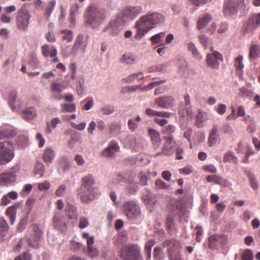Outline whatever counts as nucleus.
I'll use <instances>...</instances> for the list:
<instances>
[{"mask_svg":"<svg viewBox=\"0 0 260 260\" xmlns=\"http://www.w3.org/2000/svg\"><path fill=\"white\" fill-rule=\"evenodd\" d=\"M164 21V17L160 14L152 13L141 16L136 23L137 34L135 38L142 37L154 28L156 25Z\"/></svg>","mask_w":260,"mask_h":260,"instance_id":"obj_1","label":"nucleus"},{"mask_svg":"<svg viewBox=\"0 0 260 260\" xmlns=\"http://www.w3.org/2000/svg\"><path fill=\"white\" fill-rule=\"evenodd\" d=\"M106 19V11L105 9L92 4L86 10L84 23L92 28H98Z\"/></svg>","mask_w":260,"mask_h":260,"instance_id":"obj_2","label":"nucleus"},{"mask_svg":"<svg viewBox=\"0 0 260 260\" xmlns=\"http://www.w3.org/2000/svg\"><path fill=\"white\" fill-rule=\"evenodd\" d=\"M187 214L185 208L180 205L177 206L175 210L171 211V214L167 216L166 219V229L169 234H175L178 231V227L175 222L173 216H178L181 220L184 216L187 215Z\"/></svg>","mask_w":260,"mask_h":260,"instance_id":"obj_3","label":"nucleus"},{"mask_svg":"<svg viewBox=\"0 0 260 260\" xmlns=\"http://www.w3.org/2000/svg\"><path fill=\"white\" fill-rule=\"evenodd\" d=\"M143 12L142 6H128L122 9L117 16V21L121 24H126L128 20L135 19Z\"/></svg>","mask_w":260,"mask_h":260,"instance_id":"obj_4","label":"nucleus"},{"mask_svg":"<svg viewBox=\"0 0 260 260\" xmlns=\"http://www.w3.org/2000/svg\"><path fill=\"white\" fill-rule=\"evenodd\" d=\"M30 15L29 6L23 4L17 13L16 24L19 29L26 30L29 25Z\"/></svg>","mask_w":260,"mask_h":260,"instance_id":"obj_5","label":"nucleus"},{"mask_svg":"<svg viewBox=\"0 0 260 260\" xmlns=\"http://www.w3.org/2000/svg\"><path fill=\"white\" fill-rule=\"evenodd\" d=\"M13 146L9 141L0 142V163L9 162L14 157Z\"/></svg>","mask_w":260,"mask_h":260,"instance_id":"obj_6","label":"nucleus"},{"mask_svg":"<svg viewBox=\"0 0 260 260\" xmlns=\"http://www.w3.org/2000/svg\"><path fill=\"white\" fill-rule=\"evenodd\" d=\"M139 255V247L136 245L125 246L121 250V256L124 260H138Z\"/></svg>","mask_w":260,"mask_h":260,"instance_id":"obj_7","label":"nucleus"},{"mask_svg":"<svg viewBox=\"0 0 260 260\" xmlns=\"http://www.w3.org/2000/svg\"><path fill=\"white\" fill-rule=\"evenodd\" d=\"M123 208L126 216L129 219L136 218L140 214V207L134 201L124 202Z\"/></svg>","mask_w":260,"mask_h":260,"instance_id":"obj_8","label":"nucleus"},{"mask_svg":"<svg viewBox=\"0 0 260 260\" xmlns=\"http://www.w3.org/2000/svg\"><path fill=\"white\" fill-rule=\"evenodd\" d=\"M98 188H79L77 195L80 201L84 203L93 201L97 196Z\"/></svg>","mask_w":260,"mask_h":260,"instance_id":"obj_9","label":"nucleus"},{"mask_svg":"<svg viewBox=\"0 0 260 260\" xmlns=\"http://www.w3.org/2000/svg\"><path fill=\"white\" fill-rule=\"evenodd\" d=\"M243 2L244 0H225L223 7L224 15L230 16L236 14L239 4Z\"/></svg>","mask_w":260,"mask_h":260,"instance_id":"obj_10","label":"nucleus"},{"mask_svg":"<svg viewBox=\"0 0 260 260\" xmlns=\"http://www.w3.org/2000/svg\"><path fill=\"white\" fill-rule=\"evenodd\" d=\"M51 99L55 101H60L62 99L61 92L64 88L63 85L57 81H53L50 85Z\"/></svg>","mask_w":260,"mask_h":260,"instance_id":"obj_11","label":"nucleus"},{"mask_svg":"<svg viewBox=\"0 0 260 260\" xmlns=\"http://www.w3.org/2000/svg\"><path fill=\"white\" fill-rule=\"evenodd\" d=\"M223 60L222 55L216 51H213L212 54H208L207 55L206 62L208 67L217 69L219 68V61Z\"/></svg>","mask_w":260,"mask_h":260,"instance_id":"obj_12","label":"nucleus"},{"mask_svg":"<svg viewBox=\"0 0 260 260\" xmlns=\"http://www.w3.org/2000/svg\"><path fill=\"white\" fill-rule=\"evenodd\" d=\"M125 24H121L117 21V17L115 19L111 21L108 24H107L103 29V32L108 31L109 34L112 36H116L118 35L122 26Z\"/></svg>","mask_w":260,"mask_h":260,"instance_id":"obj_13","label":"nucleus"},{"mask_svg":"<svg viewBox=\"0 0 260 260\" xmlns=\"http://www.w3.org/2000/svg\"><path fill=\"white\" fill-rule=\"evenodd\" d=\"M34 234L27 239L28 244L31 247L37 249L39 247V240L42 236V232L38 226L34 225L33 226Z\"/></svg>","mask_w":260,"mask_h":260,"instance_id":"obj_14","label":"nucleus"},{"mask_svg":"<svg viewBox=\"0 0 260 260\" xmlns=\"http://www.w3.org/2000/svg\"><path fill=\"white\" fill-rule=\"evenodd\" d=\"M87 45V41L86 38H85L83 34H79L77 36L74 45L72 47L71 52V54L75 55L79 47L81 49L83 52H84Z\"/></svg>","mask_w":260,"mask_h":260,"instance_id":"obj_15","label":"nucleus"},{"mask_svg":"<svg viewBox=\"0 0 260 260\" xmlns=\"http://www.w3.org/2000/svg\"><path fill=\"white\" fill-rule=\"evenodd\" d=\"M173 139L174 137L172 136L167 138V141L164 144L161 151L156 153L153 156L156 157L161 155H170L172 154L174 152Z\"/></svg>","mask_w":260,"mask_h":260,"instance_id":"obj_16","label":"nucleus"},{"mask_svg":"<svg viewBox=\"0 0 260 260\" xmlns=\"http://www.w3.org/2000/svg\"><path fill=\"white\" fill-rule=\"evenodd\" d=\"M9 104L14 111H18L21 107L22 103L18 99L17 92L15 90L12 91L9 94Z\"/></svg>","mask_w":260,"mask_h":260,"instance_id":"obj_17","label":"nucleus"},{"mask_svg":"<svg viewBox=\"0 0 260 260\" xmlns=\"http://www.w3.org/2000/svg\"><path fill=\"white\" fill-rule=\"evenodd\" d=\"M174 99L172 96H163L156 98L155 103L162 109H169L173 105Z\"/></svg>","mask_w":260,"mask_h":260,"instance_id":"obj_18","label":"nucleus"},{"mask_svg":"<svg viewBox=\"0 0 260 260\" xmlns=\"http://www.w3.org/2000/svg\"><path fill=\"white\" fill-rule=\"evenodd\" d=\"M119 149V147L117 142L112 141L108 146L102 152V155L106 157H112L114 154Z\"/></svg>","mask_w":260,"mask_h":260,"instance_id":"obj_19","label":"nucleus"},{"mask_svg":"<svg viewBox=\"0 0 260 260\" xmlns=\"http://www.w3.org/2000/svg\"><path fill=\"white\" fill-rule=\"evenodd\" d=\"M260 24V13L252 15L249 19L246 27V31H251Z\"/></svg>","mask_w":260,"mask_h":260,"instance_id":"obj_20","label":"nucleus"},{"mask_svg":"<svg viewBox=\"0 0 260 260\" xmlns=\"http://www.w3.org/2000/svg\"><path fill=\"white\" fill-rule=\"evenodd\" d=\"M16 175L13 173H4L0 174V184L1 185H11L16 180Z\"/></svg>","mask_w":260,"mask_h":260,"instance_id":"obj_21","label":"nucleus"},{"mask_svg":"<svg viewBox=\"0 0 260 260\" xmlns=\"http://www.w3.org/2000/svg\"><path fill=\"white\" fill-rule=\"evenodd\" d=\"M16 135V131L8 125L0 127V140L12 138Z\"/></svg>","mask_w":260,"mask_h":260,"instance_id":"obj_22","label":"nucleus"},{"mask_svg":"<svg viewBox=\"0 0 260 260\" xmlns=\"http://www.w3.org/2000/svg\"><path fill=\"white\" fill-rule=\"evenodd\" d=\"M82 183L79 188H98L97 187L93 186L95 183V180L92 175L88 174L84 176L82 179Z\"/></svg>","mask_w":260,"mask_h":260,"instance_id":"obj_23","label":"nucleus"},{"mask_svg":"<svg viewBox=\"0 0 260 260\" xmlns=\"http://www.w3.org/2000/svg\"><path fill=\"white\" fill-rule=\"evenodd\" d=\"M42 55L45 57L53 58L57 55V50L54 46H49L48 45H44L41 47Z\"/></svg>","mask_w":260,"mask_h":260,"instance_id":"obj_24","label":"nucleus"},{"mask_svg":"<svg viewBox=\"0 0 260 260\" xmlns=\"http://www.w3.org/2000/svg\"><path fill=\"white\" fill-rule=\"evenodd\" d=\"M180 243L176 240L172 239L167 240L162 243V246L165 247H168V250L169 252V254L172 253H176L175 251L177 250L179 247Z\"/></svg>","mask_w":260,"mask_h":260,"instance_id":"obj_25","label":"nucleus"},{"mask_svg":"<svg viewBox=\"0 0 260 260\" xmlns=\"http://www.w3.org/2000/svg\"><path fill=\"white\" fill-rule=\"evenodd\" d=\"M21 114L22 117L27 121L33 119L37 115L36 109L32 107H28L21 111Z\"/></svg>","mask_w":260,"mask_h":260,"instance_id":"obj_26","label":"nucleus"},{"mask_svg":"<svg viewBox=\"0 0 260 260\" xmlns=\"http://www.w3.org/2000/svg\"><path fill=\"white\" fill-rule=\"evenodd\" d=\"M66 134H71V139L68 142V146L70 148H73L75 143L78 142L81 138L80 133L71 129H68L66 132Z\"/></svg>","mask_w":260,"mask_h":260,"instance_id":"obj_27","label":"nucleus"},{"mask_svg":"<svg viewBox=\"0 0 260 260\" xmlns=\"http://www.w3.org/2000/svg\"><path fill=\"white\" fill-rule=\"evenodd\" d=\"M149 134L153 146L155 147H159L161 143L159 133L154 129H149Z\"/></svg>","mask_w":260,"mask_h":260,"instance_id":"obj_28","label":"nucleus"},{"mask_svg":"<svg viewBox=\"0 0 260 260\" xmlns=\"http://www.w3.org/2000/svg\"><path fill=\"white\" fill-rule=\"evenodd\" d=\"M217 133L218 128L216 125H214L209 134L208 139V143L210 147H212L217 143L219 137Z\"/></svg>","mask_w":260,"mask_h":260,"instance_id":"obj_29","label":"nucleus"},{"mask_svg":"<svg viewBox=\"0 0 260 260\" xmlns=\"http://www.w3.org/2000/svg\"><path fill=\"white\" fill-rule=\"evenodd\" d=\"M188 50L191 52L192 56L198 60H201L203 58V56L201 54L197 49L194 43L190 42L187 44Z\"/></svg>","mask_w":260,"mask_h":260,"instance_id":"obj_30","label":"nucleus"},{"mask_svg":"<svg viewBox=\"0 0 260 260\" xmlns=\"http://www.w3.org/2000/svg\"><path fill=\"white\" fill-rule=\"evenodd\" d=\"M223 237V236L211 235L209 238V247L211 249L215 248L218 244L221 243Z\"/></svg>","mask_w":260,"mask_h":260,"instance_id":"obj_31","label":"nucleus"},{"mask_svg":"<svg viewBox=\"0 0 260 260\" xmlns=\"http://www.w3.org/2000/svg\"><path fill=\"white\" fill-rule=\"evenodd\" d=\"M19 205L20 203L16 204L15 205L9 207L6 212L7 215L10 218L11 224H13L15 222L17 208Z\"/></svg>","mask_w":260,"mask_h":260,"instance_id":"obj_32","label":"nucleus"},{"mask_svg":"<svg viewBox=\"0 0 260 260\" xmlns=\"http://www.w3.org/2000/svg\"><path fill=\"white\" fill-rule=\"evenodd\" d=\"M144 78L143 73L139 72L129 75L127 77L123 78L122 80L126 83H131L136 80H140Z\"/></svg>","mask_w":260,"mask_h":260,"instance_id":"obj_33","label":"nucleus"},{"mask_svg":"<svg viewBox=\"0 0 260 260\" xmlns=\"http://www.w3.org/2000/svg\"><path fill=\"white\" fill-rule=\"evenodd\" d=\"M212 20V17L208 14L204 15L198 21V28L201 30L205 28L207 24Z\"/></svg>","mask_w":260,"mask_h":260,"instance_id":"obj_34","label":"nucleus"},{"mask_svg":"<svg viewBox=\"0 0 260 260\" xmlns=\"http://www.w3.org/2000/svg\"><path fill=\"white\" fill-rule=\"evenodd\" d=\"M249 181L251 187L254 190H257L259 187V185L255 176L250 171H245Z\"/></svg>","mask_w":260,"mask_h":260,"instance_id":"obj_35","label":"nucleus"},{"mask_svg":"<svg viewBox=\"0 0 260 260\" xmlns=\"http://www.w3.org/2000/svg\"><path fill=\"white\" fill-rule=\"evenodd\" d=\"M54 150L51 148H47L44 152L43 159L47 163H51L55 157Z\"/></svg>","mask_w":260,"mask_h":260,"instance_id":"obj_36","label":"nucleus"},{"mask_svg":"<svg viewBox=\"0 0 260 260\" xmlns=\"http://www.w3.org/2000/svg\"><path fill=\"white\" fill-rule=\"evenodd\" d=\"M249 57L255 58L260 56V46L257 44H252L250 47Z\"/></svg>","mask_w":260,"mask_h":260,"instance_id":"obj_37","label":"nucleus"},{"mask_svg":"<svg viewBox=\"0 0 260 260\" xmlns=\"http://www.w3.org/2000/svg\"><path fill=\"white\" fill-rule=\"evenodd\" d=\"M134 57L129 54H124L120 59V62L125 65H131L135 63Z\"/></svg>","mask_w":260,"mask_h":260,"instance_id":"obj_38","label":"nucleus"},{"mask_svg":"<svg viewBox=\"0 0 260 260\" xmlns=\"http://www.w3.org/2000/svg\"><path fill=\"white\" fill-rule=\"evenodd\" d=\"M176 132V127L173 124H170L166 126H165L162 129V133L163 134L167 135L168 136L165 137L166 140L169 137L173 136V134Z\"/></svg>","mask_w":260,"mask_h":260,"instance_id":"obj_39","label":"nucleus"},{"mask_svg":"<svg viewBox=\"0 0 260 260\" xmlns=\"http://www.w3.org/2000/svg\"><path fill=\"white\" fill-rule=\"evenodd\" d=\"M44 171L45 167L44 165L40 162H37L34 169L35 175L37 178H41L43 176Z\"/></svg>","mask_w":260,"mask_h":260,"instance_id":"obj_40","label":"nucleus"},{"mask_svg":"<svg viewBox=\"0 0 260 260\" xmlns=\"http://www.w3.org/2000/svg\"><path fill=\"white\" fill-rule=\"evenodd\" d=\"M223 161L225 162H233L236 164L238 163V159L233 152L228 151L224 155Z\"/></svg>","mask_w":260,"mask_h":260,"instance_id":"obj_41","label":"nucleus"},{"mask_svg":"<svg viewBox=\"0 0 260 260\" xmlns=\"http://www.w3.org/2000/svg\"><path fill=\"white\" fill-rule=\"evenodd\" d=\"M61 38L67 42H70L73 39V32L71 30L63 29L60 31Z\"/></svg>","mask_w":260,"mask_h":260,"instance_id":"obj_42","label":"nucleus"},{"mask_svg":"<svg viewBox=\"0 0 260 260\" xmlns=\"http://www.w3.org/2000/svg\"><path fill=\"white\" fill-rule=\"evenodd\" d=\"M243 56H239L235 59V66L236 68L237 73L241 75L244 68V64L242 62Z\"/></svg>","mask_w":260,"mask_h":260,"instance_id":"obj_43","label":"nucleus"},{"mask_svg":"<svg viewBox=\"0 0 260 260\" xmlns=\"http://www.w3.org/2000/svg\"><path fill=\"white\" fill-rule=\"evenodd\" d=\"M9 229L8 224L5 219L0 221V239H3L6 236V233Z\"/></svg>","mask_w":260,"mask_h":260,"instance_id":"obj_44","label":"nucleus"},{"mask_svg":"<svg viewBox=\"0 0 260 260\" xmlns=\"http://www.w3.org/2000/svg\"><path fill=\"white\" fill-rule=\"evenodd\" d=\"M115 111V107L110 105H105L101 108L100 111L102 114L110 115Z\"/></svg>","mask_w":260,"mask_h":260,"instance_id":"obj_45","label":"nucleus"},{"mask_svg":"<svg viewBox=\"0 0 260 260\" xmlns=\"http://www.w3.org/2000/svg\"><path fill=\"white\" fill-rule=\"evenodd\" d=\"M153 198V194L148 190L145 189L142 191V199L146 204L149 203Z\"/></svg>","mask_w":260,"mask_h":260,"instance_id":"obj_46","label":"nucleus"},{"mask_svg":"<svg viewBox=\"0 0 260 260\" xmlns=\"http://www.w3.org/2000/svg\"><path fill=\"white\" fill-rule=\"evenodd\" d=\"M128 194H135L139 190V187L137 183L131 182L126 188Z\"/></svg>","mask_w":260,"mask_h":260,"instance_id":"obj_47","label":"nucleus"},{"mask_svg":"<svg viewBox=\"0 0 260 260\" xmlns=\"http://www.w3.org/2000/svg\"><path fill=\"white\" fill-rule=\"evenodd\" d=\"M131 146L136 151H138L142 147V141L140 139L133 138L131 139Z\"/></svg>","mask_w":260,"mask_h":260,"instance_id":"obj_48","label":"nucleus"},{"mask_svg":"<svg viewBox=\"0 0 260 260\" xmlns=\"http://www.w3.org/2000/svg\"><path fill=\"white\" fill-rule=\"evenodd\" d=\"M155 241L154 239L149 240L145 245V251L147 255V258L150 259L151 256V249L155 244Z\"/></svg>","mask_w":260,"mask_h":260,"instance_id":"obj_49","label":"nucleus"},{"mask_svg":"<svg viewBox=\"0 0 260 260\" xmlns=\"http://www.w3.org/2000/svg\"><path fill=\"white\" fill-rule=\"evenodd\" d=\"M76 106L75 104H63L61 106V110L63 112H72L76 110Z\"/></svg>","mask_w":260,"mask_h":260,"instance_id":"obj_50","label":"nucleus"},{"mask_svg":"<svg viewBox=\"0 0 260 260\" xmlns=\"http://www.w3.org/2000/svg\"><path fill=\"white\" fill-rule=\"evenodd\" d=\"M164 36L165 32H161L152 36L150 38V40L152 42V44H157L161 42L162 41V38Z\"/></svg>","mask_w":260,"mask_h":260,"instance_id":"obj_51","label":"nucleus"},{"mask_svg":"<svg viewBox=\"0 0 260 260\" xmlns=\"http://www.w3.org/2000/svg\"><path fill=\"white\" fill-rule=\"evenodd\" d=\"M196 119L198 127L201 126V123L207 119L205 116V113L199 110L198 113L196 115Z\"/></svg>","mask_w":260,"mask_h":260,"instance_id":"obj_52","label":"nucleus"},{"mask_svg":"<svg viewBox=\"0 0 260 260\" xmlns=\"http://www.w3.org/2000/svg\"><path fill=\"white\" fill-rule=\"evenodd\" d=\"M179 69L183 76H186L188 75L187 63L186 61L183 60L181 61V64L179 66Z\"/></svg>","mask_w":260,"mask_h":260,"instance_id":"obj_53","label":"nucleus"},{"mask_svg":"<svg viewBox=\"0 0 260 260\" xmlns=\"http://www.w3.org/2000/svg\"><path fill=\"white\" fill-rule=\"evenodd\" d=\"M98 250L93 247H89L87 248V254L91 258H93L99 256Z\"/></svg>","mask_w":260,"mask_h":260,"instance_id":"obj_54","label":"nucleus"},{"mask_svg":"<svg viewBox=\"0 0 260 260\" xmlns=\"http://www.w3.org/2000/svg\"><path fill=\"white\" fill-rule=\"evenodd\" d=\"M155 187L157 189H169L170 187L169 185L167 184L164 181L160 179H157L155 181Z\"/></svg>","mask_w":260,"mask_h":260,"instance_id":"obj_55","label":"nucleus"},{"mask_svg":"<svg viewBox=\"0 0 260 260\" xmlns=\"http://www.w3.org/2000/svg\"><path fill=\"white\" fill-rule=\"evenodd\" d=\"M53 220L55 226L59 227L60 224H63L64 225L66 224L65 221L60 219V213H56L53 216Z\"/></svg>","mask_w":260,"mask_h":260,"instance_id":"obj_56","label":"nucleus"},{"mask_svg":"<svg viewBox=\"0 0 260 260\" xmlns=\"http://www.w3.org/2000/svg\"><path fill=\"white\" fill-rule=\"evenodd\" d=\"M253 255L252 252L250 249H246L244 251L242 255V260H253Z\"/></svg>","mask_w":260,"mask_h":260,"instance_id":"obj_57","label":"nucleus"},{"mask_svg":"<svg viewBox=\"0 0 260 260\" xmlns=\"http://www.w3.org/2000/svg\"><path fill=\"white\" fill-rule=\"evenodd\" d=\"M35 203V199L33 197L29 198L25 203V207L26 208V212L28 214L31 209V208L34 206Z\"/></svg>","mask_w":260,"mask_h":260,"instance_id":"obj_58","label":"nucleus"},{"mask_svg":"<svg viewBox=\"0 0 260 260\" xmlns=\"http://www.w3.org/2000/svg\"><path fill=\"white\" fill-rule=\"evenodd\" d=\"M215 111L218 114L223 115L226 110V106L223 104H219L215 107Z\"/></svg>","mask_w":260,"mask_h":260,"instance_id":"obj_59","label":"nucleus"},{"mask_svg":"<svg viewBox=\"0 0 260 260\" xmlns=\"http://www.w3.org/2000/svg\"><path fill=\"white\" fill-rule=\"evenodd\" d=\"M89 225L88 220L84 217H81L79 222V227L81 229H84Z\"/></svg>","mask_w":260,"mask_h":260,"instance_id":"obj_60","label":"nucleus"},{"mask_svg":"<svg viewBox=\"0 0 260 260\" xmlns=\"http://www.w3.org/2000/svg\"><path fill=\"white\" fill-rule=\"evenodd\" d=\"M39 61L37 59L36 55H32L30 57V60L28 62V64L33 68H36L38 66Z\"/></svg>","mask_w":260,"mask_h":260,"instance_id":"obj_61","label":"nucleus"},{"mask_svg":"<svg viewBox=\"0 0 260 260\" xmlns=\"http://www.w3.org/2000/svg\"><path fill=\"white\" fill-rule=\"evenodd\" d=\"M200 43L203 45L206 49L208 47L209 39L208 37L204 35H201L199 36Z\"/></svg>","mask_w":260,"mask_h":260,"instance_id":"obj_62","label":"nucleus"},{"mask_svg":"<svg viewBox=\"0 0 260 260\" xmlns=\"http://www.w3.org/2000/svg\"><path fill=\"white\" fill-rule=\"evenodd\" d=\"M50 126L53 129L57 127V124L61 123V120L59 117H54L51 119L50 122H49Z\"/></svg>","mask_w":260,"mask_h":260,"instance_id":"obj_63","label":"nucleus"},{"mask_svg":"<svg viewBox=\"0 0 260 260\" xmlns=\"http://www.w3.org/2000/svg\"><path fill=\"white\" fill-rule=\"evenodd\" d=\"M133 119H129L127 122L128 128L132 132H134L138 127L137 124Z\"/></svg>","mask_w":260,"mask_h":260,"instance_id":"obj_64","label":"nucleus"}]
</instances>
